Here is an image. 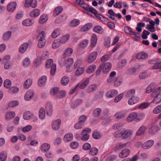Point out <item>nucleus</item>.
Segmentation results:
<instances>
[{"label": "nucleus", "instance_id": "2eb2a0df", "mask_svg": "<svg viewBox=\"0 0 161 161\" xmlns=\"http://www.w3.org/2000/svg\"><path fill=\"white\" fill-rule=\"evenodd\" d=\"M29 45V43L27 42H24L20 46L19 51V53H23L27 50Z\"/></svg>", "mask_w": 161, "mask_h": 161}, {"label": "nucleus", "instance_id": "f8f14e48", "mask_svg": "<svg viewBox=\"0 0 161 161\" xmlns=\"http://www.w3.org/2000/svg\"><path fill=\"white\" fill-rule=\"evenodd\" d=\"M17 6V3L13 2L10 3L7 6V10L9 12H12L15 10Z\"/></svg>", "mask_w": 161, "mask_h": 161}, {"label": "nucleus", "instance_id": "052dcab7", "mask_svg": "<svg viewBox=\"0 0 161 161\" xmlns=\"http://www.w3.org/2000/svg\"><path fill=\"white\" fill-rule=\"evenodd\" d=\"M102 136V134L99 132L97 130H95L92 134V136L95 139H99Z\"/></svg>", "mask_w": 161, "mask_h": 161}, {"label": "nucleus", "instance_id": "79ce46f5", "mask_svg": "<svg viewBox=\"0 0 161 161\" xmlns=\"http://www.w3.org/2000/svg\"><path fill=\"white\" fill-rule=\"evenodd\" d=\"M60 45V39H56L53 42L52 47L53 49H56L59 47Z\"/></svg>", "mask_w": 161, "mask_h": 161}, {"label": "nucleus", "instance_id": "cd10ccee", "mask_svg": "<svg viewBox=\"0 0 161 161\" xmlns=\"http://www.w3.org/2000/svg\"><path fill=\"white\" fill-rule=\"evenodd\" d=\"M48 16L46 14H42L40 17L39 22L40 24H43L45 23L48 19Z\"/></svg>", "mask_w": 161, "mask_h": 161}, {"label": "nucleus", "instance_id": "bb28decb", "mask_svg": "<svg viewBox=\"0 0 161 161\" xmlns=\"http://www.w3.org/2000/svg\"><path fill=\"white\" fill-rule=\"evenodd\" d=\"M40 39L39 40L38 43V47L39 48H42L45 45L46 41L45 39V36H40Z\"/></svg>", "mask_w": 161, "mask_h": 161}, {"label": "nucleus", "instance_id": "1a4fd4ad", "mask_svg": "<svg viewBox=\"0 0 161 161\" xmlns=\"http://www.w3.org/2000/svg\"><path fill=\"white\" fill-rule=\"evenodd\" d=\"M37 5V2L36 0H25V6L26 8H29L31 7L32 8H35Z\"/></svg>", "mask_w": 161, "mask_h": 161}, {"label": "nucleus", "instance_id": "393cba45", "mask_svg": "<svg viewBox=\"0 0 161 161\" xmlns=\"http://www.w3.org/2000/svg\"><path fill=\"white\" fill-rule=\"evenodd\" d=\"M50 148V144L47 143H44L41 146V149L42 152H46L49 150Z\"/></svg>", "mask_w": 161, "mask_h": 161}, {"label": "nucleus", "instance_id": "ddd939ff", "mask_svg": "<svg viewBox=\"0 0 161 161\" xmlns=\"http://www.w3.org/2000/svg\"><path fill=\"white\" fill-rule=\"evenodd\" d=\"M60 126V120L57 119L53 122L52 124V129L54 131L58 130Z\"/></svg>", "mask_w": 161, "mask_h": 161}, {"label": "nucleus", "instance_id": "f3484780", "mask_svg": "<svg viewBox=\"0 0 161 161\" xmlns=\"http://www.w3.org/2000/svg\"><path fill=\"white\" fill-rule=\"evenodd\" d=\"M139 98L136 96L132 97L129 98L128 100V104L129 105H132L139 102Z\"/></svg>", "mask_w": 161, "mask_h": 161}, {"label": "nucleus", "instance_id": "9b49d317", "mask_svg": "<svg viewBox=\"0 0 161 161\" xmlns=\"http://www.w3.org/2000/svg\"><path fill=\"white\" fill-rule=\"evenodd\" d=\"M159 127L155 124L151 125L150 128L148 130V133L150 134H154L159 130Z\"/></svg>", "mask_w": 161, "mask_h": 161}, {"label": "nucleus", "instance_id": "9d476101", "mask_svg": "<svg viewBox=\"0 0 161 161\" xmlns=\"http://www.w3.org/2000/svg\"><path fill=\"white\" fill-rule=\"evenodd\" d=\"M45 108L47 115L48 116H51L53 114V109L52 105L50 102L47 103Z\"/></svg>", "mask_w": 161, "mask_h": 161}, {"label": "nucleus", "instance_id": "4c0bfd02", "mask_svg": "<svg viewBox=\"0 0 161 161\" xmlns=\"http://www.w3.org/2000/svg\"><path fill=\"white\" fill-rule=\"evenodd\" d=\"M92 26V24L91 23H88L85 24L81 28V30L82 31L85 32L90 30Z\"/></svg>", "mask_w": 161, "mask_h": 161}, {"label": "nucleus", "instance_id": "f257e3e1", "mask_svg": "<svg viewBox=\"0 0 161 161\" xmlns=\"http://www.w3.org/2000/svg\"><path fill=\"white\" fill-rule=\"evenodd\" d=\"M133 134V132L131 130L122 128L116 131L115 132V135L116 137H121L123 139H126L131 137Z\"/></svg>", "mask_w": 161, "mask_h": 161}, {"label": "nucleus", "instance_id": "7c9ffc66", "mask_svg": "<svg viewBox=\"0 0 161 161\" xmlns=\"http://www.w3.org/2000/svg\"><path fill=\"white\" fill-rule=\"evenodd\" d=\"M31 64V61L30 58L28 57L25 58L22 62V64L23 67L27 68Z\"/></svg>", "mask_w": 161, "mask_h": 161}, {"label": "nucleus", "instance_id": "a211bd4d", "mask_svg": "<svg viewBox=\"0 0 161 161\" xmlns=\"http://www.w3.org/2000/svg\"><path fill=\"white\" fill-rule=\"evenodd\" d=\"M127 144V143H117L116 145L114 147V151L115 152L118 151L123 148L126 147Z\"/></svg>", "mask_w": 161, "mask_h": 161}, {"label": "nucleus", "instance_id": "4468645a", "mask_svg": "<svg viewBox=\"0 0 161 161\" xmlns=\"http://www.w3.org/2000/svg\"><path fill=\"white\" fill-rule=\"evenodd\" d=\"M15 113L13 111L8 112L5 114V119L7 121L10 120L15 116Z\"/></svg>", "mask_w": 161, "mask_h": 161}, {"label": "nucleus", "instance_id": "a878e982", "mask_svg": "<svg viewBox=\"0 0 161 161\" xmlns=\"http://www.w3.org/2000/svg\"><path fill=\"white\" fill-rule=\"evenodd\" d=\"M40 14V11L37 8L31 11L30 13V16L32 18L38 17Z\"/></svg>", "mask_w": 161, "mask_h": 161}, {"label": "nucleus", "instance_id": "6e6d98bb", "mask_svg": "<svg viewBox=\"0 0 161 161\" xmlns=\"http://www.w3.org/2000/svg\"><path fill=\"white\" fill-rule=\"evenodd\" d=\"M42 58L40 56L37 57L34 61V65L36 67L39 66L42 63Z\"/></svg>", "mask_w": 161, "mask_h": 161}, {"label": "nucleus", "instance_id": "72a5a7b5", "mask_svg": "<svg viewBox=\"0 0 161 161\" xmlns=\"http://www.w3.org/2000/svg\"><path fill=\"white\" fill-rule=\"evenodd\" d=\"M73 52V50L70 48H67L64 51L63 56L64 57H69L71 55Z\"/></svg>", "mask_w": 161, "mask_h": 161}, {"label": "nucleus", "instance_id": "de8ad7c7", "mask_svg": "<svg viewBox=\"0 0 161 161\" xmlns=\"http://www.w3.org/2000/svg\"><path fill=\"white\" fill-rule=\"evenodd\" d=\"M93 30L95 32L99 34H102L103 32V29L101 26L99 25L94 27Z\"/></svg>", "mask_w": 161, "mask_h": 161}, {"label": "nucleus", "instance_id": "b1692460", "mask_svg": "<svg viewBox=\"0 0 161 161\" xmlns=\"http://www.w3.org/2000/svg\"><path fill=\"white\" fill-rule=\"evenodd\" d=\"M47 80V77L46 76H43L41 77L39 79L38 85L40 87H42L44 86Z\"/></svg>", "mask_w": 161, "mask_h": 161}, {"label": "nucleus", "instance_id": "09e8293b", "mask_svg": "<svg viewBox=\"0 0 161 161\" xmlns=\"http://www.w3.org/2000/svg\"><path fill=\"white\" fill-rule=\"evenodd\" d=\"M102 109L100 108H95L93 112V114L95 117H98L102 112Z\"/></svg>", "mask_w": 161, "mask_h": 161}, {"label": "nucleus", "instance_id": "20e7f679", "mask_svg": "<svg viewBox=\"0 0 161 161\" xmlns=\"http://www.w3.org/2000/svg\"><path fill=\"white\" fill-rule=\"evenodd\" d=\"M154 142L153 140H150L146 141L143 143L141 142H138V144L141 146L144 149H147L150 148L153 145Z\"/></svg>", "mask_w": 161, "mask_h": 161}, {"label": "nucleus", "instance_id": "c9c22d12", "mask_svg": "<svg viewBox=\"0 0 161 161\" xmlns=\"http://www.w3.org/2000/svg\"><path fill=\"white\" fill-rule=\"evenodd\" d=\"M32 80L30 78L28 79L24 82V87L25 88L28 89L32 85Z\"/></svg>", "mask_w": 161, "mask_h": 161}, {"label": "nucleus", "instance_id": "e433bc0d", "mask_svg": "<svg viewBox=\"0 0 161 161\" xmlns=\"http://www.w3.org/2000/svg\"><path fill=\"white\" fill-rule=\"evenodd\" d=\"M89 41L87 39L84 40L80 42L79 44V47L81 48H84L87 46Z\"/></svg>", "mask_w": 161, "mask_h": 161}, {"label": "nucleus", "instance_id": "e2e57ef3", "mask_svg": "<svg viewBox=\"0 0 161 161\" xmlns=\"http://www.w3.org/2000/svg\"><path fill=\"white\" fill-rule=\"evenodd\" d=\"M150 105L149 103H143L141 104L138 106V108L139 109H144L147 108Z\"/></svg>", "mask_w": 161, "mask_h": 161}, {"label": "nucleus", "instance_id": "473e14b6", "mask_svg": "<svg viewBox=\"0 0 161 161\" xmlns=\"http://www.w3.org/2000/svg\"><path fill=\"white\" fill-rule=\"evenodd\" d=\"M12 32L10 31H8L4 33L3 36V39L4 41H8L10 38Z\"/></svg>", "mask_w": 161, "mask_h": 161}, {"label": "nucleus", "instance_id": "7ed1b4c3", "mask_svg": "<svg viewBox=\"0 0 161 161\" xmlns=\"http://www.w3.org/2000/svg\"><path fill=\"white\" fill-rule=\"evenodd\" d=\"M45 67L47 69L51 68V75H55L56 66V64L53 63V61L52 59H50L46 61Z\"/></svg>", "mask_w": 161, "mask_h": 161}, {"label": "nucleus", "instance_id": "37998d69", "mask_svg": "<svg viewBox=\"0 0 161 161\" xmlns=\"http://www.w3.org/2000/svg\"><path fill=\"white\" fill-rule=\"evenodd\" d=\"M19 103L17 100L12 101L8 103V106L9 108H14L18 106Z\"/></svg>", "mask_w": 161, "mask_h": 161}, {"label": "nucleus", "instance_id": "0eeeda50", "mask_svg": "<svg viewBox=\"0 0 161 161\" xmlns=\"http://www.w3.org/2000/svg\"><path fill=\"white\" fill-rule=\"evenodd\" d=\"M50 93L52 96H55L56 98H60V93L59 92V88L58 87H54L52 88L50 91Z\"/></svg>", "mask_w": 161, "mask_h": 161}, {"label": "nucleus", "instance_id": "ea45409f", "mask_svg": "<svg viewBox=\"0 0 161 161\" xmlns=\"http://www.w3.org/2000/svg\"><path fill=\"white\" fill-rule=\"evenodd\" d=\"M39 116L40 119H44L45 116V113L44 109L43 108H41L39 111Z\"/></svg>", "mask_w": 161, "mask_h": 161}, {"label": "nucleus", "instance_id": "dca6fc26", "mask_svg": "<svg viewBox=\"0 0 161 161\" xmlns=\"http://www.w3.org/2000/svg\"><path fill=\"white\" fill-rule=\"evenodd\" d=\"M147 129V127L146 126L143 125L141 126L136 132V136H140L144 134Z\"/></svg>", "mask_w": 161, "mask_h": 161}, {"label": "nucleus", "instance_id": "3c124183", "mask_svg": "<svg viewBox=\"0 0 161 161\" xmlns=\"http://www.w3.org/2000/svg\"><path fill=\"white\" fill-rule=\"evenodd\" d=\"M84 69L83 68L80 67L78 68L75 72V75L76 76H79L83 73Z\"/></svg>", "mask_w": 161, "mask_h": 161}, {"label": "nucleus", "instance_id": "2f4dec72", "mask_svg": "<svg viewBox=\"0 0 161 161\" xmlns=\"http://www.w3.org/2000/svg\"><path fill=\"white\" fill-rule=\"evenodd\" d=\"M147 57V54L144 52L139 53L136 55V58L138 59H144Z\"/></svg>", "mask_w": 161, "mask_h": 161}, {"label": "nucleus", "instance_id": "864d4df0", "mask_svg": "<svg viewBox=\"0 0 161 161\" xmlns=\"http://www.w3.org/2000/svg\"><path fill=\"white\" fill-rule=\"evenodd\" d=\"M7 158V153L4 151L0 153V160L1 161H5Z\"/></svg>", "mask_w": 161, "mask_h": 161}, {"label": "nucleus", "instance_id": "bf43d9fd", "mask_svg": "<svg viewBox=\"0 0 161 161\" xmlns=\"http://www.w3.org/2000/svg\"><path fill=\"white\" fill-rule=\"evenodd\" d=\"M98 150L96 147H92L89 152V154L91 156H95L98 153Z\"/></svg>", "mask_w": 161, "mask_h": 161}, {"label": "nucleus", "instance_id": "680f3d73", "mask_svg": "<svg viewBox=\"0 0 161 161\" xmlns=\"http://www.w3.org/2000/svg\"><path fill=\"white\" fill-rule=\"evenodd\" d=\"M19 91V88L18 87L13 86L11 87L8 90V92L13 94L17 93Z\"/></svg>", "mask_w": 161, "mask_h": 161}, {"label": "nucleus", "instance_id": "5701e85b", "mask_svg": "<svg viewBox=\"0 0 161 161\" xmlns=\"http://www.w3.org/2000/svg\"><path fill=\"white\" fill-rule=\"evenodd\" d=\"M34 116V114L30 111L25 112L23 115V118L25 120H29Z\"/></svg>", "mask_w": 161, "mask_h": 161}, {"label": "nucleus", "instance_id": "0e129e2a", "mask_svg": "<svg viewBox=\"0 0 161 161\" xmlns=\"http://www.w3.org/2000/svg\"><path fill=\"white\" fill-rule=\"evenodd\" d=\"M155 87V85L153 84H150L147 88L146 92L147 93H150Z\"/></svg>", "mask_w": 161, "mask_h": 161}, {"label": "nucleus", "instance_id": "aec40b11", "mask_svg": "<svg viewBox=\"0 0 161 161\" xmlns=\"http://www.w3.org/2000/svg\"><path fill=\"white\" fill-rule=\"evenodd\" d=\"M118 92L116 90H111L108 91L106 93V96L108 98H112L118 94Z\"/></svg>", "mask_w": 161, "mask_h": 161}, {"label": "nucleus", "instance_id": "4d7b16f0", "mask_svg": "<svg viewBox=\"0 0 161 161\" xmlns=\"http://www.w3.org/2000/svg\"><path fill=\"white\" fill-rule=\"evenodd\" d=\"M89 80L87 79L83 81L80 85L79 87L81 89H83L86 88L89 83Z\"/></svg>", "mask_w": 161, "mask_h": 161}, {"label": "nucleus", "instance_id": "423d86ee", "mask_svg": "<svg viewBox=\"0 0 161 161\" xmlns=\"http://www.w3.org/2000/svg\"><path fill=\"white\" fill-rule=\"evenodd\" d=\"M99 67L102 69L104 73L106 74L110 70L112 67V64L109 62L103 63L99 66Z\"/></svg>", "mask_w": 161, "mask_h": 161}, {"label": "nucleus", "instance_id": "f704fd0d", "mask_svg": "<svg viewBox=\"0 0 161 161\" xmlns=\"http://www.w3.org/2000/svg\"><path fill=\"white\" fill-rule=\"evenodd\" d=\"M136 92L134 89H132L129 90L125 94V96L126 97L128 98L132 97H134Z\"/></svg>", "mask_w": 161, "mask_h": 161}, {"label": "nucleus", "instance_id": "6ab92c4d", "mask_svg": "<svg viewBox=\"0 0 161 161\" xmlns=\"http://www.w3.org/2000/svg\"><path fill=\"white\" fill-rule=\"evenodd\" d=\"M130 152V150L128 149L123 150L119 154V156L121 158H124L127 157Z\"/></svg>", "mask_w": 161, "mask_h": 161}, {"label": "nucleus", "instance_id": "a19ab883", "mask_svg": "<svg viewBox=\"0 0 161 161\" xmlns=\"http://www.w3.org/2000/svg\"><path fill=\"white\" fill-rule=\"evenodd\" d=\"M96 68V66L95 64H92L88 66L86 70V72L88 74H91L93 72Z\"/></svg>", "mask_w": 161, "mask_h": 161}, {"label": "nucleus", "instance_id": "4be33fe9", "mask_svg": "<svg viewBox=\"0 0 161 161\" xmlns=\"http://www.w3.org/2000/svg\"><path fill=\"white\" fill-rule=\"evenodd\" d=\"M137 114L136 112H133L130 114L127 117L126 120L128 122H131L136 119Z\"/></svg>", "mask_w": 161, "mask_h": 161}, {"label": "nucleus", "instance_id": "8fccbe9b", "mask_svg": "<svg viewBox=\"0 0 161 161\" xmlns=\"http://www.w3.org/2000/svg\"><path fill=\"white\" fill-rule=\"evenodd\" d=\"M69 81V79L67 76H65L63 77L61 79V84L63 86L67 85Z\"/></svg>", "mask_w": 161, "mask_h": 161}, {"label": "nucleus", "instance_id": "69168bd1", "mask_svg": "<svg viewBox=\"0 0 161 161\" xmlns=\"http://www.w3.org/2000/svg\"><path fill=\"white\" fill-rule=\"evenodd\" d=\"M145 117V114L143 113H140L138 114H137V116L136 118V122H139L141 120L143 119Z\"/></svg>", "mask_w": 161, "mask_h": 161}, {"label": "nucleus", "instance_id": "39448f33", "mask_svg": "<svg viewBox=\"0 0 161 161\" xmlns=\"http://www.w3.org/2000/svg\"><path fill=\"white\" fill-rule=\"evenodd\" d=\"M91 131V129L89 128H86L83 129L81 134L82 136L81 140L83 141L87 140L89 137V135L88 133L90 132Z\"/></svg>", "mask_w": 161, "mask_h": 161}, {"label": "nucleus", "instance_id": "c85d7f7f", "mask_svg": "<svg viewBox=\"0 0 161 161\" xmlns=\"http://www.w3.org/2000/svg\"><path fill=\"white\" fill-rule=\"evenodd\" d=\"M91 46L92 47L95 46L97 41V38L96 35L92 34L91 37Z\"/></svg>", "mask_w": 161, "mask_h": 161}, {"label": "nucleus", "instance_id": "603ef678", "mask_svg": "<svg viewBox=\"0 0 161 161\" xmlns=\"http://www.w3.org/2000/svg\"><path fill=\"white\" fill-rule=\"evenodd\" d=\"M122 79L120 77H117L114 81V86L115 87L119 86L122 82Z\"/></svg>", "mask_w": 161, "mask_h": 161}, {"label": "nucleus", "instance_id": "6e6552de", "mask_svg": "<svg viewBox=\"0 0 161 161\" xmlns=\"http://www.w3.org/2000/svg\"><path fill=\"white\" fill-rule=\"evenodd\" d=\"M97 56V53L96 51H94L89 54L87 58V62L88 63H93L96 60Z\"/></svg>", "mask_w": 161, "mask_h": 161}, {"label": "nucleus", "instance_id": "49530a36", "mask_svg": "<svg viewBox=\"0 0 161 161\" xmlns=\"http://www.w3.org/2000/svg\"><path fill=\"white\" fill-rule=\"evenodd\" d=\"M80 23V21L79 19H74L70 22L69 25L72 27H75L78 26Z\"/></svg>", "mask_w": 161, "mask_h": 161}, {"label": "nucleus", "instance_id": "58836bf2", "mask_svg": "<svg viewBox=\"0 0 161 161\" xmlns=\"http://www.w3.org/2000/svg\"><path fill=\"white\" fill-rule=\"evenodd\" d=\"M73 139V135L72 134L68 133L64 136V141L65 142H68L71 141Z\"/></svg>", "mask_w": 161, "mask_h": 161}, {"label": "nucleus", "instance_id": "a18cd8bd", "mask_svg": "<svg viewBox=\"0 0 161 161\" xmlns=\"http://www.w3.org/2000/svg\"><path fill=\"white\" fill-rule=\"evenodd\" d=\"M33 22L30 19H26L22 21V24L25 26H30L32 25Z\"/></svg>", "mask_w": 161, "mask_h": 161}, {"label": "nucleus", "instance_id": "338daca9", "mask_svg": "<svg viewBox=\"0 0 161 161\" xmlns=\"http://www.w3.org/2000/svg\"><path fill=\"white\" fill-rule=\"evenodd\" d=\"M161 112V104L158 105L155 107L153 110L154 114H157Z\"/></svg>", "mask_w": 161, "mask_h": 161}, {"label": "nucleus", "instance_id": "c03bdc74", "mask_svg": "<svg viewBox=\"0 0 161 161\" xmlns=\"http://www.w3.org/2000/svg\"><path fill=\"white\" fill-rule=\"evenodd\" d=\"M97 86L96 84H92L90 85L87 88V92L88 93H91L96 90Z\"/></svg>", "mask_w": 161, "mask_h": 161}, {"label": "nucleus", "instance_id": "5fc2aeb1", "mask_svg": "<svg viewBox=\"0 0 161 161\" xmlns=\"http://www.w3.org/2000/svg\"><path fill=\"white\" fill-rule=\"evenodd\" d=\"M125 116V114L121 112H118L114 115L115 117L118 120L124 118Z\"/></svg>", "mask_w": 161, "mask_h": 161}, {"label": "nucleus", "instance_id": "f03ea898", "mask_svg": "<svg viewBox=\"0 0 161 161\" xmlns=\"http://www.w3.org/2000/svg\"><path fill=\"white\" fill-rule=\"evenodd\" d=\"M161 90V87H158L154 90L151 94L152 97H154L151 103L157 104L161 101V93L160 91Z\"/></svg>", "mask_w": 161, "mask_h": 161}, {"label": "nucleus", "instance_id": "774afa93", "mask_svg": "<svg viewBox=\"0 0 161 161\" xmlns=\"http://www.w3.org/2000/svg\"><path fill=\"white\" fill-rule=\"evenodd\" d=\"M152 68L153 69H161V62H157L155 64L153 65L152 67Z\"/></svg>", "mask_w": 161, "mask_h": 161}, {"label": "nucleus", "instance_id": "412c9836", "mask_svg": "<svg viewBox=\"0 0 161 161\" xmlns=\"http://www.w3.org/2000/svg\"><path fill=\"white\" fill-rule=\"evenodd\" d=\"M34 93L33 91L30 90L27 91L24 96L25 99L27 101H30L34 95Z\"/></svg>", "mask_w": 161, "mask_h": 161}, {"label": "nucleus", "instance_id": "c756f323", "mask_svg": "<svg viewBox=\"0 0 161 161\" xmlns=\"http://www.w3.org/2000/svg\"><path fill=\"white\" fill-rule=\"evenodd\" d=\"M82 102V101L81 99H79L76 100L71 103V107L72 108L74 109L80 105Z\"/></svg>", "mask_w": 161, "mask_h": 161}, {"label": "nucleus", "instance_id": "13d9d810", "mask_svg": "<svg viewBox=\"0 0 161 161\" xmlns=\"http://www.w3.org/2000/svg\"><path fill=\"white\" fill-rule=\"evenodd\" d=\"M74 63V59L72 58H69L65 61L64 64L65 66H71Z\"/></svg>", "mask_w": 161, "mask_h": 161}]
</instances>
